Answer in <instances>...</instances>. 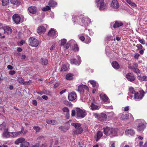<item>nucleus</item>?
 Listing matches in <instances>:
<instances>
[{
    "label": "nucleus",
    "instance_id": "obj_37",
    "mask_svg": "<svg viewBox=\"0 0 147 147\" xmlns=\"http://www.w3.org/2000/svg\"><path fill=\"white\" fill-rule=\"evenodd\" d=\"M127 3L131 6L133 7H137L136 5L134 2H132L131 0H125Z\"/></svg>",
    "mask_w": 147,
    "mask_h": 147
},
{
    "label": "nucleus",
    "instance_id": "obj_63",
    "mask_svg": "<svg viewBox=\"0 0 147 147\" xmlns=\"http://www.w3.org/2000/svg\"><path fill=\"white\" fill-rule=\"evenodd\" d=\"M110 146L112 147H115V143L113 142H111L110 144Z\"/></svg>",
    "mask_w": 147,
    "mask_h": 147
},
{
    "label": "nucleus",
    "instance_id": "obj_3",
    "mask_svg": "<svg viewBox=\"0 0 147 147\" xmlns=\"http://www.w3.org/2000/svg\"><path fill=\"white\" fill-rule=\"evenodd\" d=\"M138 125L136 129L138 131H142L146 128V123L142 119H138L137 121Z\"/></svg>",
    "mask_w": 147,
    "mask_h": 147
},
{
    "label": "nucleus",
    "instance_id": "obj_40",
    "mask_svg": "<svg viewBox=\"0 0 147 147\" xmlns=\"http://www.w3.org/2000/svg\"><path fill=\"white\" fill-rule=\"evenodd\" d=\"M100 116L101 118H102L103 121H105V120L107 117V115L104 113H102L101 114Z\"/></svg>",
    "mask_w": 147,
    "mask_h": 147
},
{
    "label": "nucleus",
    "instance_id": "obj_20",
    "mask_svg": "<svg viewBox=\"0 0 147 147\" xmlns=\"http://www.w3.org/2000/svg\"><path fill=\"white\" fill-rule=\"evenodd\" d=\"M111 5L115 9H117L119 7V4L117 0H113Z\"/></svg>",
    "mask_w": 147,
    "mask_h": 147
},
{
    "label": "nucleus",
    "instance_id": "obj_28",
    "mask_svg": "<svg viewBox=\"0 0 147 147\" xmlns=\"http://www.w3.org/2000/svg\"><path fill=\"white\" fill-rule=\"evenodd\" d=\"M112 67L115 69H118L119 68V65L117 62L115 61H113L112 63Z\"/></svg>",
    "mask_w": 147,
    "mask_h": 147
},
{
    "label": "nucleus",
    "instance_id": "obj_30",
    "mask_svg": "<svg viewBox=\"0 0 147 147\" xmlns=\"http://www.w3.org/2000/svg\"><path fill=\"white\" fill-rule=\"evenodd\" d=\"M18 80L20 83L22 84H29L30 83L29 82L30 81H28V82H24V80L22 77L18 78Z\"/></svg>",
    "mask_w": 147,
    "mask_h": 147
},
{
    "label": "nucleus",
    "instance_id": "obj_36",
    "mask_svg": "<svg viewBox=\"0 0 147 147\" xmlns=\"http://www.w3.org/2000/svg\"><path fill=\"white\" fill-rule=\"evenodd\" d=\"M138 78L141 81H147V76H142L139 75L138 76Z\"/></svg>",
    "mask_w": 147,
    "mask_h": 147
},
{
    "label": "nucleus",
    "instance_id": "obj_1",
    "mask_svg": "<svg viewBox=\"0 0 147 147\" xmlns=\"http://www.w3.org/2000/svg\"><path fill=\"white\" fill-rule=\"evenodd\" d=\"M81 18L80 24L82 26L86 27L91 22L90 19L87 17H84L83 16H81V17L78 16H74L73 17V21L74 22H78L79 20Z\"/></svg>",
    "mask_w": 147,
    "mask_h": 147
},
{
    "label": "nucleus",
    "instance_id": "obj_38",
    "mask_svg": "<svg viewBox=\"0 0 147 147\" xmlns=\"http://www.w3.org/2000/svg\"><path fill=\"white\" fill-rule=\"evenodd\" d=\"M103 135L102 133L100 131H98L97 134V138L96 140H98Z\"/></svg>",
    "mask_w": 147,
    "mask_h": 147
},
{
    "label": "nucleus",
    "instance_id": "obj_34",
    "mask_svg": "<svg viewBox=\"0 0 147 147\" xmlns=\"http://www.w3.org/2000/svg\"><path fill=\"white\" fill-rule=\"evenodd\" d=\"M71 125L73 126L75 128V130H76L81 127V124L78 123H71Z\"/></svg>",
    "mask_w": 147,
    "mask_h": 147
},
{
    "label": "nucleus",
    "instance_id": "obj_8",
    "mask_svg": "<svg viewBox=\"0 0 147 147\" xmlns=\"http://www.w3.org/2000/svg\"><path fill=\"white\" fill-rule=\"evenodd\" d=\"M76 59H71L69 60L70 63L71 64L79 65L81 62L80 57L78 55L76 56Z\"/></svg>",
    "mask_w": 147,
    "mask_h": 147
},
{
    "label": "nucleus",
    "instance_id": "obj_4",
    "mask_svg": "<svg viewBox=\"0 0 147 147\" xmlns=\"http://www.w3.org/2000/svg\"><path fill=\"white\" fill-rule=\"evenodd\" d=\"M96 3L97 7L101 11L107 8L106 4L104 3V0H96Z\"/></svg>",
    "mask_w": 147,
    "mask_h": 147
},
{
    "label": "nucleus",
    "instance_id": "obj_13",
    "mask_svg": "<svg viewBox=\"0 0 147 147\" xmlns=\"http://www.w3.org/2000/svg\"><path fill=\"white\" fill-rule=\"evenodd\" d=\"M89 90L88 88L86 85H80L78 87L77 91L80 93L83 92L85 90L88 91Z\"/></svg>",
    "mask_w": 147,
    "mask_h": 147
},
{
    "label": "nucleus",
    "instance_id": "obj_9",
    "mask_svg": "<svg viewBox=\"0 0 147 147\" xmlns=\"http://www.w3.org/2000/svg\"><path fill=\"white\" fill-rule=\"evenodd\" d=\"M144 92L143 90H141L139 92H137L134 95V98L136 101H138L141 99L144 96Z\"/></svg>",
    "mask_w": 147,
    "mask_h": 147
},
{
    "label": "nucleus",
    "instance_id": "obj_64",
    "mask_svg": "<svg viewBox=\"0 0 147 147\" xmlns=\"http://www.w3.org/2000/svg\"><path fill=\"white\" fill-rule=\"evenodd\" d=\"M139 56H140L139 54H138V53H137L135 55L134 57L136 59H137Z\"/></svg>",
    "mask_w": 147,
    "mask_h": 147
},
{
    "label": "nucleus",
    "instance_id": "obj_18",
    "mask_svg": "<svg viewBox=\"0 0 147 147\" xmlns=\"http://www.w3.org/2000/svg\"><path fill=\"white\" fill-rule=\"evenodd\" d=\"M13 20V21L16 24H18L19 23L21 18L19 15L18 14H14L12 17Z\"/></svg>",
    "mask_w": 147,
    "mask_h": 147
},
{
    "label": "nucleus",
    "instance_id": "obj_6",
    "mask_svg": "<svg viewBox=\"0 0 147 147\" xmlns=\"http://www.w3.org/2000/svg\"><path fill=\"white\" fill-rule=\"evenodd\" d=\"M76 111L77 117L81 118H84L87 114L85 110L81 109L80 108H77Z\"/></svg>",
    "mask_w": 147,
    "mask_h": 147
},
{
    "label": "nucleus",
    "instance_id": "obj_57",
    "mask_svg": "<svg viewBox=\"0 0 147 147\" xmlns=\"http://www.w3.org/2000/svg\"><path fill=\"white\" fill-rule=\"evenodd\" d=\"M42 98L45 100H47L49 98L46 95L42 96Z\"/></svg>",
    "mask_w": 147,
    "mask_h": 147
},
{
    "label": "nucleus",
    "instance_id": "obj_17",
    "mask_svg": "<svg viewBox=\"0 0 147 147\" xmlns=\"http://www.w3.org/2000/svg\"><path fill=\"white\" fill-rule=\"evenodd\" d=\"M77 98L76 93L74 92L69 93L68 96V98L70 101H73L75 100Z\"/></svg>",
    "mask_w": 147,
    "mask_h": 147
},
{
    "label": "nucleus",
    "instance_id": "obj_23",
    "mask_svg": "<svg viewBox=\"0 0 147 147\" xmlns=\"http://www.w3.org/2000/svg\"><path fill=\"white\" fill-rule=\"evenodd\" d=\"M28 9L29 12L33 14H35L36 12V8L34 6H32L29 7L28 8Z\"/></svg>",
    "mask_w": 147,
    "mask_h": 147
},
{
    "label": "nucleus",
    "instance_id": "obj_46",
    "mask_svg": "<svg viewBox=\"0 0 147 147\" xmlns=\"http://www.w3.org/2000/svg\"><path fill=\"white\" fill-rule=\"evenodd\" d=\"M2 5H6L9 3V0H2Z\"/></svg>",
    "mask_w": 147,
    "mask_h": 147
},
{
    "label": "nucleus",
    "instance_id": "obj_45",
    "mask_svg": "<svg viewBox=\"0 0 147 147\" xmlns=\"http://www.w3.org/2000/svg\"><path fill=\"white\" fill-rule=\"evenodd\" d=\"M49 6H47L45 7H43L42 9V10L43 11H46L50 9L51 8Z\"/></svg>",
    "mask_w": 147,
    "mask_h": 147
},
{
    "label": "nucleus",
    "instance_id": "obj_12",
    "mask_svg": "<svg viewBox=\"0 0 147 147\" xmlns=\"http://www.w3.org/2000/svg\"><path fill=\"white\" fill-rule=\"evenodd\" d=\"M126 77L128 81L131 82L134 81L136 79L134 75L132 73H129L127 74Z\"/></svg>",
    "mask_w": 147,
    "mask_h": 147
},
{
    "label": "nucleus",
    "instance_id": "obj_27",
    "mask_svg": "<svg viewBox=\"0 0 147 147\" xmlns=\"http://www.w3.org/2000/svg\"><path fill=\"white\" fill-rule=\"evenodd\" d=\"M83 131V129L81 127L76 130H74L73 133L75 134H81Z\"/></svg>",
    "mask_w": 147,
    "mask_h": 147
},
{
    "label": "nucleus",
    "instance_id": "obj_39",
    "mask_svg": "<svg viewBox=\"0 0 147 147\" xmlns=\"http://www.w3.org/2000/svg\"><path fill=\"white\" fill-rule=\"evenodd\" d=\"M73 75L71 74H68L66 76V79L67 80H71L73 79Z\"/></svg>",
    "mask_w": 147,
    "mask_h": 147
},
{
    "label": "nucleus",
    "instance_id": "obj_10",
    "mask_svg": "<svg viewBox=\"0 0 147 147\" xmlns=\"http://www.w3.org/2000/svg\"><path fill=\"white\" fill-rule=\"evenodd\" d=\"M79 38L82 41L85 40L84 42L88 44L91 41L90 38L88 36H86V38L83 36V34H81L78 35Z\"/></svg>",
    "mask_w": 147,
    "mask_h": 147
},
{
    "label": "nucleus",
    "instance_id": "obj_51",
    "mask_svg": "<svg viewBox=\"0 0 147 147\" xmlns=\"http://www.w3.org/2000/svg\"><path fill=\"white\" fill-rule=\"evenodd\" d=\"M133 70V71L137 74H139L140 73V70L138 69L137 68L134 69Z\"/></svg>",
    "mask_w": 147,
    "mask_h": 147
},
{
    "label": "nucleus",
    "instance_id": "obj_16",
    "mask_svg": "<svg viewBox=\"0 0 147 147\" xmlns=\"http://www.w3.org/2000/svg\"><path fill=\"white\" fill-rule=\"evenodd\" d=\"M100 98L102 100L106 103H109V100L107 95L101 93L100 95Z\"/></svg>",
    "mask_w": 147,
    "mask_h": 147
},
{
    "label": "nucleus",
    "instance_id": "obj_2",
    "mask_svg": "<svg viewBox=\"0 0 147 147\" xmlns=\"http://www.w3.org/2000/svg\"><path fill=\"white\" fill-rule=\"evenodd\" d=\"M24 129L23 127L20 131L17 132H11L8 131V129H5L2 134V136L5 138H8L10 137H15L23 133Z\"/></svg>",
    "mask_w": 147,
    "mask_h": 147
},
{
    "label": "nucleus",
    "instance_id": "obj_24",
    "mask_svg": "<svg viewBox=\"0 0 147 147\" xmlns=\"http://www.w3.org/2000/svg\"><path fill=\"white\" fill-rule=\"evenodd\" d=\"M40 62L42 65H46L48 63V60L45 58H42L40 60Z\"/></svg>",
    "mask_w": 147,
    "mask_h": 147
},
{
    "label": "nucleus",
    "instance_id": "obj_35",
    "mask_svg": "<svg viewBox=\"0 0 147 147\" xmlns=\"http://www.w3.org/2000/svg\"><path fill=\"white\" fill-rule=\"evenodd\" d=\"M90 108L92 110H95L98 109V106L94 105L93 103H91Z\"/></svg>",
    "mask_w": 147,
    "mask_h": 147
},
{
    "label": "nucleus",
    "instance_id": "obj_44",
    "mask_svg": "<svg viewBox=\"0 0 147 147\" xmlns=\"http://www.w3.org/2000/svg\"><path fill=\"white\" fill-rule=\"evenodd\" d=\"M10 2L11 4L15 5H17L19 3L18 0H10Z\"/></svg>",
    "mask_w": 147,
    "mask_h": 147
},
{
    "label": "nucleus",
    "instance_id": "obj_42",
    "mask_svg": "<svg viewBox=\"0 0 147 147\" xmlns=\"http://www.w3.org/2000/svg\"><path fill=\"white\" fill-rule=\"evenodd\" d=\"M89 82L90 83V84L92 85L93 87H95L96 86L97 87V83L95 81L93 80H90L89 81Z\"/></svg>",
    "mask_w": 147,
    "mask_h": 147
},
{
    "label": "nucleus",
    "instance_id": "obj_7",
    "mask_svg": "<svg viewBox=\"0 0 147 147\" xmlns=\"http://www.w3.org/2000/svg\"><path fill=\"white\" fill-rule=\"evenodd\" d=\"M74 42L75 41L74 40H72L66 43L67 40L65 38H63L61 40V45L63 46L65 49H67L70 46L71 42Z\"/></svg>",
    "mask_w": 147,
    "mask_h": 147
},
{
    "label": "nucleus",
    "instance_id": "obj_5",
    "mask_svg": "<svg viewBox=\"0 0 147 147\" xmlns=\"http://www.w3.org/2000/svg\"><path fill=\"white\" fill-rule=\"evenodd\" d=\"M120 119L122 120L128 119L130 121H133L134 120V118L132 115L128 113L124 114L121 113L120 115Z\"/></svg>",
    "mask_w": 147,
    "mask_h": 147
},
{
    "label": "nucleus",
    "instance_id": "obj_60",
    "mask_svg": "<svg viewBox=\"0 0 147 147\" xmlns=\"http://www.w3.org/2000/svg\"><path fill=\"white\" fill-rule=\"evenodd\" d=\"M16 73V72L14 70L11 71L9 72V74L11 75H13Z\"/></svg>",
    "mask_w": 147,
    "mask_h": 147
},
{
    "label": "nucleus",
    "instance_id": "obj_61",
    "mask_svg": "<svg viewBox=\"0 0 147 147\" xmlns=\"http://www.w3.org/2000/svg\"><path fill=\"white\" fill-rule=\"evenodd\" d=\"M7 68L10 70H12L13 68V67L10 65H9L7 66Z\"/></svg>",
    "mask_w": 147,
    "mask_h": 147
},
{
    "label": "nucleus",
    "instance_id": "obj_59",
    "mask_svg": "<svg viewBox=\"0 0 147 147\" xmlns=\"http://www.w3.org/2000/svg\"><path fill=\"white\" fill-rule=\"evenodd\" d=\"M66 91L67 90L65 89L64 90H62L60 92L59 94L60 95H62L64 93H65Z\"/></svg>",
    "mask_w": 147,
    "mask_h": 147
},
{
    "label": "nucleus",
    "instance_id": "obj_47",
    "mask_svg": "<svg viewBox=\"0 0 147 147\" xmlns=\"http://www.w3.org/2000/svg\"><path fill=\"white\" fill-rule=\"evenodd\" d=\"M51 92L49 90H45L44 91V94H45L50 96L51 95Z\"/></svg>",
    "mask_w": 147,
    "mask_h": 147
},
{
    "label": "nucleus",
    "instance_id": "obj_52",
    "mask_svg": "<svg viewBox=\"0 0 147 147\" xmlns=\"http://www.w3.org/2000/svg\"><path fill=\"white\" fill-rule=\"evenodd\" d=\"M73 49L76 51H79V48L78 47V46L77 45H74V48H73Z\"/></svg>",
    "mask_w": 147,
    "mask_h": 147
},
{
    "label": "nucleus",
    "instance_id": "obj_33",
    "mask_svg": "<svg viewBox=\"0 0 147 147\" xmlns=\"http://www.w3.org/2000/svg\"><path fill=\"white\" fill-rule=\"evenodd\" d=\"M20 147H30V144L27 142H24L21 143Z\"/></svg>",
    "mask_w": 147,
    "mask_h": 147
},
{
    "label": "nucleus",
    "instance_id": "obj_19",
    "mask_svg": "<svg viewBox=\"0 0 147 147\" xmlns=\"http://www.w3.org/2000/svg\"><path fill=\"white\" fill-rule=\"evenodd\" d=\"M135 132L134 130L132 129H127L125 131V134L128 136H133L135 135Z\"/></svg>",
    "mask_w": 147,
    "mask_h": 147
},
{
    "label": "nucleus",
    "instance_id": "obj_55",
    "mask_svg": "<svg viewBox=\"0 0 147 147\" xmlns=\"http://www.w3.org/2000/svg\"><path fill=\"white\" fill-rule=\"evenodd\" d=\"M51 124L55 125L57 124V122L55 120H51Z\"/></svg>",
    "mask_w": 147,
    "mask_h": 147
},
{
    "label": "nucleus",
    "instance_id": "obj_62",
    "mask_svg": "<svg viewBox=\"0 0 147 147\" xmlns=\"http://www.w3.org/2000/svg\"><path fill=\"white\" fill-rule=\"evenodd\" d=\"M32 104L34 106L37 105V101L35 100H34L32 101Z\"/></svg>",
    "mask_w": 147,
    "mask_h": 147
},
{
    "label": "nucleus",
    "instance_id": "obj_58",
    "mask_svg": "<svg viewBox=\"0 0 147 147\" xmlns=\"http://www.w3.org/2000/svg\"><path fill=\"white\" fill-rule=\"evenodd\" d=\"M76 115V112L74 110H72L71 111V116L73 117L74 116Z\"/></svg>",
    "mask_w": 147,
    "mask_h": 147
},
{
    "label": "nucleus",
    "instance_id": "obj_54",
    "mask_svg": "<svg viewBox=\"0 0 147 147\" xmlns=\"http://www.w3.org/2000/svg\"><path fill=\"white\" fill-rule=\"evenodd\" d=\"M5 123H3L2 124L0 125V129H2V128L4 129L5 127Z\"/></svg>",
    "mask_w": 147,
    "mask_h": 147
},
{
    "label": "nucleus",
    "instance_id": "obj_22",
    "mask_svg": "<svg viewBox=\"0 0 147 147\" xmlns=\"http://www.w3.org/2000/svg\"><path fill=\"white\" fill-rule=\"evenodd\" d=\"M111 132V137L117 136L119 135L118 132L119 130L117 128H112V131Z\"/></svg>",
    "mask_w": 147,
    "mask_h": 147
},
{
    "label": "nucleus",
    "instance_id": "obj_56",
    "mask_svg": "<svg viewBox=\"0 0 147 147\" xmlns=\"http://www.w3.org/2000/svg\"><path fill=\"white\" fill-rule=\"evenodd\" d=\"M129 106H127L124 107V111H127L129 110Z\"/></svg>",
    "mask_w": 147,
    "mask_h": 147
},
{
    "label": "nucleus",
    "instance_id": "obj_31",
    "mask_svg": "<svg viewBox=\"0 0 147 147\" xmlns=\"http://www.w3.org/2000/svg\"><path fill=\"white\" fill-rule=\"evenodd\" d=\"M45 31V28L43 26L39 27L37 29V32L38 33H42Z\"/></svg>",
    "mask_w": 147,
    "mask_h": 147
},
{
    "label": "nucleus",
    "instance_id": "obj_48",
    "mask_svg": "<svg viewBox=\"0 0 147 147\" xmlns=\"http://www.w3.org/2000/svg\"><path fill=\"white\" fill-rule=\"evenodd\" d=\"M138 41L142 44L144 45L145 44V41L143 39H141L140 38H139L138 39Z\"/></svg>",
    "mask_w": 147,
    "mask_h": 147
},
{
    "label": "nucleus",
    "instance_id": "obj_29",
    "mask_svg": "<svg viewBox=\"0 0 147 147\" xmlns=\"http://www.w3.org/2000/svg\"><path fill=\"white\" fill-rule=\"evenodd\" d=\"M57 5V3L55 1L53 0H50L49 2V5L51 7H55Z\"/></svg>",
    "mask_w": 147,
    "mask_h": 147
},
{
    "label": "nucleus",
    "instance_id": "obj_53",
    "mask_svg": "<svg viewBox=\"0 0 147 147\" xmlns=\"http://www.w3.org/2000/svg\"><path fill=\"white\" fill-rule=\"evenodd\" d=\"M55 43H53L52 46L50 47V49L51 50H54V49H55Z\"/></svg>",
    "mask_w": 147,
    "mask_h": 147
},
{
    "label": "nucleus",
    "instance_id": "obj_43",
    "mask_svg": "<svg viewBox=\"0 0 147 147\" xmlns=\"http://www.w3.org/2000/svg\"><path fill=\"white\" fill-rule=\"evenodd\" d=\"M67 70V68L65 65H63L61 67V71H65Z\"/></svg>",
    "mask_w": 147,
    "mask_h": 147
},
{
    "label": "nucleus",
    "instance_id": "obj_14",
    "mask_svg": "<svg viewBox=\"0 0 147 147\" xmlns=\"http://www.w3.org/2000/svg\"><path fill=\"white\" fill-rule=\"evenodd\" d=\"M104 133L106 136H111L112 131V128H111L109 127H104Z\"/></svg>",
    "mask_w": 147,
    "mask_h": 147
},
{
    "label": "nucleus",
    "instance_id": "obj_25",
    "mask_svg": "<svg viewBox=\"0 0 147 147\" xmlns=\"http://www.w3.org/2000/svg\"><path fill=\"white\" fill-rule=\"evenodd\" d=\"M135 91L134 90V89L132 87H130L129 88V91L128 93V95L131 98H132L133 96L131 94H134V95L136 93Z\"/></svg>",
    "mask_w": 147,
    "mask_h": 147
},
{
    "label": "nucleus",
    "instance_id": "obj_21",
    "mask_svg": "<svg viewBox=\"0 0 147 147\" xmlns=\"http://www.w3.org/2000/svg\"><path fill=\"white\" fill-rule=\"evenodd\" d=\"M123 25V23L121 21H116L113 24V26L114 28H118Z\"/></svg>",
    "mask_w": 147,
    "mask_h": 147
},
{
    "label": "nucleus",
    "instance_id": "obj_50",
    "mask_svg": "<svg viewBox=\"0 0 147 147\" xmlns=\"http://www.w3.org/2000/svg\"><path fill=\"white\" fill-rule=\"evenodd\" d=\"M62 110L64 112L67 113H69V110L67 107H65L63 108Z\"/></svg>",
    "mask_w": 147,
    "mask_h": 147
},
{
    "label": "nucleus",
    "instance_id": "obj_49",
    "mask_svg": "<svg viewBox=\"0 0 147 147\" xmlns=\"http://www.w3.org/2000/svg\"><path fill=\"white\" fill-rule=\"evenodd\" d=\"M143 142L142 141H140L138 145L136 146V147H144Z\"/></svg>",
    "mask_w": 147,
    "mask_h": 147
},
{
    "label": "nucleus",
    "instance_id": "obj_11",
    "mask_svg": "<svg viewBox=\"0 0 147 147\" xmlns=\"http://www.w3.org/2000/svg\"><path fill=\"white\" fill-rule=\"evenodd\" d=\"M49 36L53 38H56L58 35L57 32L53 28H51L48 33Z\"/></svg>",
    "mask_w": 147,
    "mask_h": 147
},
{
    "label": "nucleus",
    "instance_id": "obj_26",
    "mask_svg": "<svg viewBox=\"0 0 147 147\" xmlns=\"http://www.w3.org/2000/svg\"><path fill=\"white\" fill-rule=\"evenodd\" d=\"M4 33H6L8 34H11L12 32V30L11 28L8 26L5 27L4 29Z\"/></svg>",
    "mask_w": 147,
    "mask_h": 147
},
{
    "label": "nucleus",
    "instance_id": "obj_15",
    "mask_svg": "<svg viewBox=\"0 0 147 147\" xmlns=\"http://www.w3.org/2000/svg\"><path fill=\"white\" fill-rule=\"evenodd\" d=\"M29 45L33 47H37V39L33 37H30L29 39Z\"/></svg>",
    "mask_w": 147,
    "mask_h": 147
},
{
    "label": "nucleus",
    "instance_id": "obj_41",
    "mask_svg": "<svg viewBox=\"0 0 147 147\" xmlns=\"http://www.w3.org/2000/svg\"><path fill=\"white\" fill-rule=\"evenodd\" d=\"M138 67V64L137 63H134L132 66H129V68L131 69H134L137 68Z\"/></svg>",
    "mask_w": 147,
    "mask_h": 147
},
{
    "label": "nucleus",
    "instance_id": "obj_32",
    "mask_svg": "<svg viewBox=\"0 0 147 147\" xmlns=\"http://www.w3.org/2000/svg\"><path fill=\"white\" fill-rule=\"evenodd\" d=\"M25 140V139L23 138H20L17 140L15 142L16 144H18L20 143H22V142Z\"/></svg>",
    "mask_w": 147,
    "mask_h": 147
}]
</instances>
